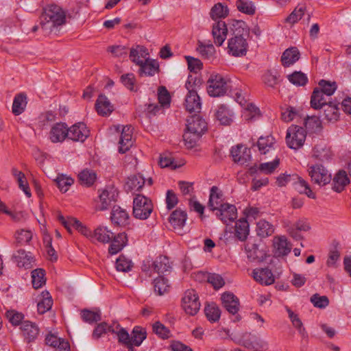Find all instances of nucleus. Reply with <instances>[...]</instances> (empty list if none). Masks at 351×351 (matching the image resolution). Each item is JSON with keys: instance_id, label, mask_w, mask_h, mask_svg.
Here are the masks:
<instances>
[{"instance_id": "obj_1", "label": "nucleus", "mask_w": 351, "mask_h": 351, "mask_svg": "<svg viewBox=\"0 0 351 351\" xmlns=\"http://www.w3.org/2000/svg\"><path fill=\"white\" fill-rule=\"evenodd\" d=\"M230 25L232 36L228 40V53L236 57L245 56L248 48L247 38L250 34L247 25L239 20H232Z\"/></svg>"}, {"instance_id": "obj_2", "label": "nucleus", "mask_w": 351, "mask_h": 351, "mask_svg": "<svg viewBox=\"0 0 351 351\" xmlns=\"http://www.w3.org/2000/svg\"><path fill=\"white\" fill-rule=\"evenodd\" d=\"M65 21V12L56 5L47 6L40 17V25L44 31H51L53 27L64 24Z\"/></svg>"}, {"instance_id": "obj_3", "label": "nucleus", "mask_w": 351, "mask_h": 351, "mask_svg": "<svg viewBox=\"0 0 351 351\" xmlns=\"http://www.w3.org/2000/svg\"><path fill=\"white\" fill-rule=\"evenodd\" d=\"M153 211L152 201L143 195H137L133 201V215L135 218L147 219Z\"/></svg>"}, {"instance_id": "obj_4", "label": "nucleus", "mask_w": 351, "mask_h": 351, "mask_svg": "<svg viewBox=\"0 0 351 351\" xmlns=\"http://www.w3.org/2000/svg\"><path fill=\"white\" fill-rule=\"evenodd\" d=\"M306 137V132L302 127L292 125L287 129L286 143L289 148L298 149L302 147Z\"/></svg>"}, {"instance_id": "obj_5", "label": "nucleus", "mask_w": 351, "mask_h": 351, "mask_svg": "<svg viewBox=\"0 0 351 351\" xmlns=\"http://www.w3.org/2000/svg\"><path fill=\"white\" fill-rule=\"evenodd\" d=\"M118 192L113 187H108L98 191V197L95 199V210L104 211L108 210L117 202Z\"/></svg>"}, {"instance_id": "obj_6", "label": "nucleus", "mask_w": 351, "mask_h": 351, "mask_svg": "<svg viewBox=\"0 0 351 351\" xmlns=\"http://www.w3.org/2000/svg\"><path fill=\"white\" fill-rule=\"evenodd\" d=\"M229 80L219 74H212L208 80V93L211 97H221L228 88Z\"/></svg>"}, {"instance_id": "obj_7", "label": "nucleus", "mask_w": 351, "mask_h": 351, "mask_svg": "<svg viewBox=\"0 0 351 351\" xmlns=\"http://www.w3.org/2000/svg\"><path fill=\"white\" fill-rule=\"evenodd\" d=\"M307 171L311 181L319 186L326 185L331 180L330 173L322 165L317 164L309 166Z\"/></svg>"}, {"instance_id": "obj_8", "label": "nucleus", "mask_w": 351, "mask_h": 351, "mask_svg": "<svg viewBox=\"0 0 351 351\" xmlns=\"http://www.w3.org/2000/svg\"><path fill=\"white\" fill-rule=\"evenodd\" d=\"M171 268V263L168 257L165 256H160L156 258L152 264L149 261L144 263L142 266V269L147 275L152 276V271L160 274L169 271Z\"/></svg>"}, {"instance_id": "obj_9", "label": "nucleus", "mask_w": 351, "mask_h": 351, "mask_svg": "<svg viewBox=\"0 0 351 351\" xmlns=\"http://www.w3.org/2000/svg\"><path fill=\"white\" fill-rule=\"evenodd\" d=\"M182 302V308L188 315H195L200 308L199 297L194 289L186 291Z\"/></svg>"}, {"instance_id": "obj_10", "label": "nucleus", "mask_w": 351, "mask_h": 351, "mask_svg": "<svg viewBox=\"0 0 351 351\" xmlns=\"http://www.w3.org/2000/svg\"><path fill=\"white\" fill-rule=\"evenodd\" d=\"M241 343L245 348L254 351H265L268 349V343L266 341L252 333L243 334Z\"/></svg>"}, {"instance_id": "obj_11", "label": "nucleus", "mask_w": 351, "mask_h": 351, "mask_svg": "<svg viewBox=\"0 0 351 351\" xmlns=\"http://www.w3.org/2000/svg\"><path fill=\"white\" fill-rule=\"evenodd\" d=\"M48 138L53 143H62L68 138L67 125L62 122L53 124L49 132Z\"/></svg>"}, {"instance_id": "obj_12", "label": "nucleus", "mask_w": 351, "mask_h": 351, "mask_svg": "<svg viewBox=\"0 0 351 351\" xmlns=\"http://www.w3.org/2000/svg\"><path fill=\"white\" fill-rule=\"evenodd\" d=\"M216 215L223 223L228 224L237 218V210L234 205L226 203L216 210Z\"/></svg>"}, {"instance_id": "obj_13", "label": "nucleus", "mask_w": 351, "mask_h": 351, "mask_svg": "<svg viewBox=\"0 0 351 351\" xmlns=\"http://www.w3.org/2000/svg\"><path fill=\"white\" fill-rule=\"evenodd\" d=\"M230 154L233 161L241 165H246L251 159L250 149L243 145L232 147Z\"/></svg>"}, {"instance_id": "obj_14", "label": "nucleus", "mask_w": 351, "mask_h": 351, "mask_svg": "<svg viewBox=\"0 0 351 351\" xmlns=\"http://www.w3.org/2000/svg\"><path fill=\"white\" fill-rule=\"evenodd\" d=\"M89 136V130L84 123L79 122L68 128V138L84 142Z\"/></svg>"}, {"instance_id": "obj_15", "label": "nucleus", "mask_w": 351, "mask_h": 351, "mask_svg": "<svg viewBox=\"0 0 351 351\" xmlns=\"http://www.w3.org/2000/svg\"><path fill=\"white\" fill-rule=\"evenodd\" d=\"M20 329L27 343L34 341L39 335L38 326L35 323L29 321H23L21 323Z\"/></svg>"}, {"instance_id": "obj_16", "label": "nucleus", "mask_w": 351, "mask_h": 351, "mask_svg": "<svg viewBox=\"0 0 351 351\" xmlns=\"http://www.w3.org/2000/svg\"><path fill=\"white\" fill-rule=\"evenodd\" d=\"M228 34V27L224 21H218L213 25L212 35L214 43L217 46H221L225 41Z\"/></svg>"}, {"instance_id": "obj_17", "label": "nucleus", "mask_w": 351, "mask_h": 351, "mask_svg": "<svg viewBox=\"0 0 351 351\" xmlns=\"http://www.w3.org/2000/svg\"><path fill=\"white\" fill-rule=\"evenodd\" d=\"M132 130L133 128L130 125L123 126L119 141V152L120 153H125L132 146Z\"/></svg>"}, {"instance_id": "obj_18", "label": "nucleus", "mask_w": 351, "mask_h": 351, "mask_svg": "<svg viewBox=\"0 0 351 351\" xmlns=\"http://www.w3.org/2000/svg\"><path fill=\"white\" fill-rule=\"evenodd\" d=\"M223 202V193L222 191L217 186H213L210 190L209 200L208 207L212 211H216L220 208Z\"/></svg>"}, {"instance_id": "obj_19", "label": "nucleus", "mask_w": 351, "mask_h": 351, "mask_svg": "<svg viewBox=\"0 0 351 351\" xmlns=\"http://www.w3.org/2000/svg\"><path fill=\"white\" fill-rule=\"evenodd\" d=\"M187 219L186 213L181 209L175 210L169 217V223L173 229L179 234L185 225Z\"/></svg>"}, {"instance_id": "obj_20", "label": "nucleus", "mask_w": 351, "mask_h": 351, "mask_svg": "<svg viewBox=\"0 0 351 351\" xmlns=\"http://www.w3.org/2000/svg\"><path fill=\"white\" fill-rule=\"evenodd\" d=\"M223 307L228 313L235 315L239 310V300L232 293L226 292L221 295Z\"/></svg>"}, {"instance_id": "obj_21", "label": "nucleus", "mask_w": 351, "mask_h": 351, "mask_svg": "<svg viewBox=\"0 0 351 351\" xmlns=\"http://www.w3.org/2000/svg\"><path fill=\"white\" fill-rule=\"evenodd\" d=\"M304 17V20H306V23H308L311 14L309 13H306V6L303 5H298L293 11L285 19V22L289 23L291 25H293L300 20L302 19Z\"/></svg>"}, {"instance_id": "obj_22", "label": "nucleus", "mask_w": 351, "mask_h": 351, "mask_svg": "<svg viewBox=\"0 0 351 351\" xmlns=\"http://www.w3.org/2000/svg\"><path fill=\"white\" fill-rule=\"evenodd\" d=\"M13 258L18 267L29 269L33 267L34 259L30 252H26L24 250H19L13 255Z\"/></svg>"}, {"instance_id": "obj_23", "label": "nucleus", "mask_w": 351, "mask_h": 351, "mask_svg": "<svg viewBox=\"0 0 351 351\" xmlns=\"http://www.w3.org/2000/svg\"><path fill=\"white\" fill-rule=\"evenodd\" d=\"M254 279L261 285H269L274 282V276L267 268L255 269L253 271Z\"/></svg>"}, {"instance_id": "obj_24", "label": "nucleus", "mask_w": 351, "mask_h": 351, "mask_svg": "<svg viewBox=\"0 0 351 351\" xmlns=\"http://www.w3.org/2000/svg\"><path fill=\"white\" fill-rule=\"evenodd\" d=\"M202 103L197 91L188 92L185 98V107L190 112H199Z\"/></svg>"}, {"instance_id": "obj_25", "label": "nucleus", "mask_w": 351, "mask_h": 351, "mask_svg": "<svg viewBox=\"0 0 351 351\" xmlns=\"http://www.w3.org/2000/svg\"><path fill=\"white\" fill-rule=\"evenodd\" d=\"M186 129L189 131L197 130L199 134H203L207 128L206 121L199 115L194 114L186 120Z\"/></svg>"}, {"instance_id": "obj_26", "label": "nucleus", "mask_w": 351, "mask_h": 351, "mask_svg": "<svg viewBox=\"0 0 351 351\" xmlns=\"http://www.w3.org/2000/svg\"><path fill=\"white\" fill-rule=\"evenodd\" d=\"M300 57V53L297 47H292L287 49L281 56L282 64L288 67L295 63Z\"/></svg>"}, {"instance_id": "obj_27", "label": "nucleus", "mask_w": 351, "mask_h": 351, "mask_svg": "<svg viewBox=\"0 0 351 351\" xmlns=\"http://www.w3.org/2000/svg\"><path fill=\"white\" fill-rule=\"evenodd\" d=\"M140 66L139 73L147 76H153L159 71V64L154 60H149V57L145 59Z\"/></svg>"}, {"instance_id": "obj_28", "label": "nucleus", "mask_w": 351, "mask_h": 351, "mask_svg": "<svg viewBox=\"0 0 351 351\" xmlns=\"http://www.w3.org/2000/svg\"><path fill=\"white\" fill-rule=\"evenodd\" d=\"M95 108L99 114L106 116L113 111V106L104 95H100L95 104Z\"/></svg>"}, {"instance_id": "obj_29", "label": "nucleus", "mask_w": 351, "mask_h": 351, "mask_svg": "<svg viewBox=\"0 0 351 351\" xmlns=\"http://www.w3.org/2000/svg\"><path fill=\"white\" fill-rule=\"evenodd\" d=\"M112 222L118 226H125L128 223L129 215L128 213L119 206H114L111 213Z\"/></svg>"}, {"instance_id": "obj_30", "label": "nucleus", "mask_w": 351, "mask_h": 351, "mask_svg": "<svg viewBox=\"0 0 351 351\" xmlns=\"http://www.w3.org/2000/svg\"><path fill=\"white\" fill-rule=\"evenodd\" d=\"M274 247L275 254L278 256L288 254L291 249L287 239L285 237H278L274 239Z\"/></svg>"}, {"instance_id": "obj_31", "label": "nucleus", "mask_w": 351, "mask_h": 351, "mask_svg": "<svg viewBox=\"0 0 351 351\" xmlns=\"http://www.w3.org/2000/svg\"><path fill=\"white\" fill-rule=\"evenodd\" d=\"M149 57V53L147 49L141 45H137L132 48L130 52V58L132 62L138 65L142 64L145 59Z\"/></svg>"}, {"instance_id": "obj_32", "label": "nucleus", "mask_w": 351, "mask_h": 351, "mask_svg": "<svg viewBox=\"0 0 351 351\" xmlns=\"http://www.w3.org/2000/svg\"><path fill=\"white\" fill-rule=\"evenodd\" d=\"M349 182L350 180L346 172L343 170H340L333 178L332 189L337 193H340Z\"/></svg>"}, {"instance_id": "obj_33", "label": "nucleus", "mask_w": 351, "mask_h": 351, "mask_svg": "<svg viewBox=\"0 0 351 351\" xmlns=\"http://www.w3.org/2000/svg\"><path fill=\"white\" fill-rule=\"evenodd\" d=\"M127 243V236L125 232L119 233L114 237L109 247L108 252L111 254H116L120 252Z\"/></svg>"}, {"instance_id": "obj_34", "label": "nucleus", "mask_w": 351, "mask_h": 351, "mask_svg": "<svg viewBox=\"0 0 351 351\" xmlns=\"http://www.w3.org/2000/svg\"><path fill=\"white\" fill-rule=\"evenodd\" d=\"M330 101H328L326 95L320 90L315 89L311 98V106L314 109H321Z\"/></svg>"}, {"instance_id": "obj_35", "label": "nucleus", "mask_w": 351, "mask_h": 351, "mask_svg": "<svg viewBox=\"0 0 351 351\" xmlns=\"http://www.w3.org/2000/svg\"><path fill=\"white\" fill-rule=\"evenodd\" d=\"M145 184V179L142 176L133 175L128 178L125 187L127 191H138Z\"/></svg>"}, {"instance_id": "obj_36", "label": "nucleus", "mask_w": 351, "mask_h": 351, "mask_svg": "<svg viewBox=\"0 0 351 351\" xmlns=\"http://www.w3.org/2000/svg\"><path fill=\"white\" fill-rule=\"evenodd\" d=\"M216 117L221 125H229L232 122V113L225 105L218 107Z\"/></svg>"}, {"instance_id": "obj_37", "label": "nucleus", "mask_w": 351, "mask_h": 351, "mask_svg": "<svg viewBox=\"0 0 351 351\" xmlns=\"http://www.w3.org/2000/svg\"><path fill=\"white\" fill-rule=\"evenodd\" d=\"M276 140L273 136L269 135L265 137H260L257 142L258 150L262 154H265L274 149Z\"/></svg>"}, {"instance_id": "obj_38", "label": "nucleus", "mask_w": 351, "mask_h": 351, "mask_svg": "<svg viewBox=\"0 0 351 351\" xmlns=\"http://www.w3.org/2000/svg\"><path fill=\"white\" fill-rule=\"evenodd\" d=\"M279 163V159L276 158L272 162L261 163L258 167H252L250 170L252 173L260 171L265 174H271L274 172Z\"/></svg>"}, {"instance_id": "obj_39", "label": "nucleus", "mask_w": 351, "mask_h": 351, "mask_svg": "<svg viewBox=\"0 0 351 351\" xmlns=\"http://www.w3.org/2000/svg\"><path fill=\"white\" fill-rule=\"evenodd\" d=\"M295 176L297 178V181L294 183L295 189L300 193L306 195L309 198L315 199V193L311 189L309 184L301 177Z\"/></svg>"}, {"instance_id": "obj_40", "label": "nucleus", "mask_w": 351, "mask_h": 351, "mask_svg": "<svg viewBox=\"0 0 351 351\" xmlns=\"http://www.w3.org/2000/svg\"><path fill=\"white\" fill-rule=\"evenodd\" d=\"M322 108H324V117L328 121H336L338 120L339 117L338 104L329 101L328 104Z\"/></svg>"}, {"instance_id": "obj_41", "label": "nucleus", "mask_w": 351, "mask_h": 351, "mask_svg": "<svg viewBox=\"0 0 351 351\" xmlns=\"http://www.w3.org/2000/svg\"><path fill=\"white\" fill-rule=\"evenodd\" d=\"M235 236L241 241H245L249 234V224L246 219H241L235 223Z\"/></svg>"}, {"instance_id": "obj_42", "label": "nucleus", "mask_w": 351, "mask_h": 351, "mask_svg": "<svg viewBox=\"0 0 351 351\" xmlns=\"http://www.w3.org/2000/svg\"><path fill=\"white\" fill-rule=\"evenodd\" d=\"M256 231L258 236L265 238L271 236L274 233V228L268 221L261 219L256 223Z\"/></svg>"}, {"instance_id": "obj_43", "label": "nucleus", "mask_w": 351, "mask_h": 351, "mask_svg": "<svg viewBox=\"0 0 351 351\" xmlns=\"http://www.w3.org/2000/svg\"><path fill=\"white\" fill-rule=\"evenodd\" d=\"M113 237V233L104 226L97 227L93 232V239L101 243H108Z\"/></svg>"}, {"instance_id": "obj_44", "label": "nucleus", "mask_w": 351, "mask_h": 351, "mask_svg": "<svg viewBox=\"0 0 351 351\" xmlns=\"http://www.w3.org/2000/svg\"><path fill=\"white\" fill-rule=\"evenodd\" d=\"M26 99L25 95L23 93L15 96L12 104V112L15 115H19L23 112L27 105Z\"/></svg>"}, {"instance_id": "obj_45", "label": "nucleus", "mask_w": 351, "mask_h": 351, "mask_svg": "<svg viewBox=\"0 0 351 351\" xmlns=\"http://www.w3.org/2000/svg\"><path fill=\"white\" fill-rule=\"evenodd\" d=\"M236 6L239 12L248 15H254L256 12V6L251 0H237Z\"/></svg>"}, {"instance_id": "obj_46", "label": "nucleus", "mask_w": 351, "mask_h": 351, "mask_svg": "<svg viewBox=\"0 0 351 351\" xmlns=\"http://www.w3.org/2000/svg\"><path fill=\"white\" fill-rule=\"evenodd\" d=\"M153 283L154 292L158 295H162L169 290L168 280L164 277L159 276L155 278Z\"/></svg>"}, {"instance_id": "obj_47", "label": "nucleus", "mask_w": 351, "mask_h": 351, "mask_svg": "<svg viewBox=\"0 0 351 351\" xmlns=\"http://www.w3.org/2000/svg\"><path fill=\"white\" fill-rule=\"evenodd\" d=\"M42 300H40L37 304L38 312L40 314H44L47 311H49L53 305V300L51 297L49 295V292H42Z\"/></svg>"}, {"instance_id": "obj_48", "label": "nucleus", "mask_w": 351, "mask_h": 351, "mask_svg": "<svg viewBox=\"0 0 351 351\" xmlns=\"http://www.w3.org/2000/svg\"><path fill=\"white\" fill-rule=\"evenodd\" d=\"M199 132L196 130L193 131H189L186 128L185 132L183 134V139L185 145L188 148H193L195 146L197 142L199 141L202 134H199Z\"/></svg>"}, {"instance_id": "obj_49", "label": "nucleus", "mask_w": 351, "mask_h": 351, "mask_svg": "<svg viewBox=\"0 0 351 351\" xmlns=\"http://www.w3.org/2000/svg\"><path fill=\"white\" fill-rule=\"evenodd\" d=\"M78 178L81 184L90 186L95 182L96 173L92 170L84 169L79 173Z\"/></svg>"}, {"instance_id": "obj_50", "label": "nucleus", "mask_w": 351, "mask_h": 351, "mask_svg": "<svg viewBox=\"0 0 351 351\" xmlns=\"http://www.w3.org/2000/svg\"><path fill=\"white\" fill-rule=\"evenodd\" d=\"M45 271L43 269H36L32 272V282L34 288L39 289L46 282Z\"/></svg>"}, {"instance_id": "obj_51", "label": "nucleus", "mask_w": 351, "mask_h": 351, "mask_svg": "<svg viewBox=\"0 0 351 351\" xmlns=\"http://www.w3.org/2000/svg\"><path fill=\"white\" fill-rule=\"evenodd\" d=\"M228 8L221 3L215 4L210 10V16L213 20L226 18L228 15Z\"/></svg>"}, {"instance_id": "obj_52", "label": "nucleus", "mask_w": 351, "mask_h": 351, "mask_svg": "<svg viewBox=\"0 0 351 351\" xmlns=\"http://www.w3.org/2000/svg\"><path fill=\"white\" fill-rule=\"evenodd\" d=\"M197 50L202 57L208 60L213 58L215 53V49L212 44L205 45L202 42L198 43Z\"/></svg>"}, {"instance_id": "obj_53", "label": "nucleus", "mask_w": 351, "mask_h": 351, "mask_svg": "<svg viewBox=\"0 0 351 351\" xmlns=\"http://www.w3.org/2000/svg\"><path fill=\"white\" fill-rule=\"evenodd\" d=\"M130 338L131 345L139 346L142 343L143 341L146 338V332L141 327L136 326L132 330Z\"/></svg>"}, {"instance_id": "obj_54", "label": "nucleus", "mask_w": 351, "mask_h": 351, "mask_svg": "<svg viewBox=\"0 0 351 351\" xmlns=\"http://www.w3.org/2000/svg\"><path fill=\"white\" fill-rule=\"evenodd\" d=\"M159 165L162 168L171 167L174 169L182 165L181 164L177 165L171 154L168 152L163 153L160 155Z\"/></svg>"}, {"instance_id": "obj_55", "label": "nucleus", "mask_w": 351, "mask_h": 351, "mask_svg": "<svg viewBox=\"0 0 351 351\" xmlns=\"http://www.w3.org/2000/svg\"><path fill=\"white\" fill-rule=\"evenodd\" d=\"M204 311L206 317L212 322H217L220 317L221 311L215 304L207 305Z\"/></svg>"}, {"instance_id": "obj_56", "label": "nucleus", "mask_w": 351, "mask_h": 351, "mask_svg": "<svg viewBox=\"0 0 351 351\" xmlns=\"http://www.w3.org/2000/svg\"><path fill=\"white\" fill-rule=\"evenodd\" d=\"M58 221L64 226V227L67 230L69 233H71V228H74L77 229L80 226V221L73 217H66L65 218L61 214L58 215Z\"/></svg>"}, {"instance_id": "obj_57", "label": "nucleus", "mask_w": 351, "mask_h": 351, "mask_svg": "<svg viewBox=\"0 0 351 351\" xmlns=\"http://www.w3.org/2000/svg\"><path fill=\"white\" fill-rule=\"evenodd\" d=\"M288 79L291 83L295 86H304L308 82V77L306 74L301 71H295L288 75Z\"/></svg>"}, {"instance_id": "obj_58", "label": "nucleus", "mask_w": 351, "mask_h": 351, "mask_svg": "<svg viewBox=\"0 0 351 351\" xmlns=\"http://www.w3.org/2000/svg\"><path fill=\"white\" fill-rule=\"evenodd\" d=\"M81 316L82 319L89 324L97 322L101 320V313L98 310L97 311L84 309L82 311Z\"/></svg>"}, {"instance_id": "obj_59", "label": "nucleus", "mask_w": 351, "mask_h": 351, "mask_svg": "<svg viewBox=\"0 0 351 351\" xmlns=\"http://www.w3.org/2000/svg\"><path fill=\"white\" fill-rule=\"evenodd\" d=\"M202 85V80L196 75H189L185 84V87L188 92L197 91Z\"/></svg>"}, {"instance_id": "obj_60", "label": "nucleus", "mask_w": 351, "mask_h": 351, "mask_svg": "<svg viewBox=\"0 0 351 351\" xmlns=\"http://www.w3.org/2000/svg\"><path fill=\"white\" fill-rule=\"evenodd\" d=\"M306 128L310 132H315L321 128V121L317 116L308 117L304 121Z\"/></svg>"}, {"instance_id": "obj_61", "label": "nucleus", "mask_w": 351, "mask_h": 351, "mask_svg": "<svg viewBox=\"0 0 351 351\" xmlns=\"http://www.w3.org/2000/svg\"><path fill=\"white\" fill-rule=\"evenodd\" d=\"M133 263L123 256H121L116 261V268L119 271L127 272L132 269Z\"/></svg>"}, {"instance_id": "obj_62", "label": "nucleus", "mask_w": 351, "mask_h": 351, "mask_svg": "<svg viewBox=\"0 0 351 351\" xmlns=\"http://www.w3.org/2000/svg\"><path fill=\"white\" fill-rule=\"evenodd\" d=\"M56 181L60 190L64 193L68 191L69 187L74 182L71 178L66 177L63 175L58 176Z\"/></svg>"}, {"instance_id": "obj_63", "label": "nucleus", "mask_w": 351, "mask_h": 351, "mask_svg": "<svg viewBox=\"0 0 351 351\" xmlns=\"http://www.w3.org/2000/svg\"><path fill=\"white\" fill-rule=\"evenodd\" d=\"M189 70L195 75L202 69V62L197 58L191 56H186Z\"/></svg>"}, {"instance_id": "obj_64", "label": "nucleus", "mask_w": 351, "mask_h": 351, "mask_svg": "<svg viewBox=\"0 0 351 351\" xmlns=\"http://www.w3.org/2000/svg\"><path fill=\"white\" fill-rule=\"evenodd\" d=\"M278 75L276 71H267L263 76L264 83L270 87H274L278 84Z\"/></svg>"}]
</instances>
